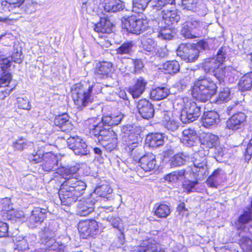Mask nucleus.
Wrapping results in <instances>:
<instances>
[{
  "label": "nucleus",
  "instance_id": "obj_46",
  "mask_svg": "<svg viewBox=\"0 0 252 252\" xmlns=\"http://www.w3.org/2000/svg\"><path fill=\"white\" fill-rule=\"evenodd\" d=\"M15 245V251L26 252L29 249L27 240L24 237L17 238Z\"/></svg>",
  "mask_w": 252,
  "mask_h": 252
},
{
  "label": "nucleus",
  "instance_id": "obj_48",
  "mask_svg": "<svg viewBox=\"0 0 252 252\" xmlns=\"http://www.w3.org/2000/svg\"><path fill=\"white\" fill-rule=\"evenodd\" d=\"M173 113L171 112H166L164 114L163 123L165 127L170 132L173 131Z\"/></svg>",
  "mask_w": 252,
  "mask_h": 252
},
{
  "label": "nucleus",
  "instance_id": "obj_1",
  "mask_svg": "<svg viewBox=\"0 0 252 252\" xmlns=\"http://www.w3.org/2000/svg\"><path fill=\"white\" fill-rule=\"evenodd\" d=\"M80 168L79 165H69L59 167L57 173L66 180L61 186L59 196L62 204L69 206L76 202L83 194L86 184L75 177Z\"/></svg>",
  "mask_w": 252,
  "mask_h": 252
},
{
  "label": "nucleus",
  "instance_id": "obj_51",
  "mask_svg": "<svg viewBox=\"0 0 252 252\" xmlns=\"http://www.w3.org/2000/svg\"><path fill=\"white\" fill-rule=\"evenodd\" d=\"M108 221L114 228H117L119 231L123 229V223L122 220L119 217L108 216L106 218Z\"/></svg>",
  "mask_w": 252,
  "mask_h": 252
},
{
  "label": "nucleus",
  "instance_id": "obj_17",
  "mask_svg": "<svg viewBox=\"0 0 252 252\" xmlns=\"http://www.w3.org/2000/svg\"><path fill=\"white\" fill-rule=\"evenodd\" d=\"M42 169L47 172L56 171L59 168L58 160L56 157L51 153H47L42 155Z\"/></svg>",
  "mask_w": 252,
  "mask_h": 252
},
{
  "label": "nucleus",
  "instance_id": "obj_58",
  "mask_svg": "<svg viewBox=\"0 0 252 252\" xmlns=\"http://www.w3.org/2000/svg\"><path fill=\"white\" fill-rule=\"evenodd\" d=\"M131 63L134 65L133 72L138 73L144 67L143 63L140 59H131Z\"/></svg>",
  "mask_w": 252,
  "mask_h": 252
},
{
  "label": "nucleus",
  "instance_id": "obj_20",
  "mask_svg": "<svg viewBox=\"0 0 252 252\" xmlns=\"http://www.w3.org/2000/svg\"><path fill=\"white\" fill-rule=\"evenodd\" d=\"M188 174V173L184 170L174 171V176H176L178 181L181 182L184 190L187 192H189L192 191L194 187L198 184V182L185 180Z\"/></svg>",
  "mask_w": 252,
  "mask_h": 252
},
{
  "label": "nucleus",
  "instance_id": "obj_10",
  "mask_svg": "<svg viewBox=\"0 0 252 252\" xmlns=\"http://www.w3.org/2000/svg\"><path fill=\"white\" fill-rule=\"evenodd\" d=\"M177 55L188 62H193L198 57L199 52L191 44H181L177 51Z\"/></svg>",
  "mask_w": 252,
  "mask_h": 252
},
{
  "label": "nucleus",
  "instance_id": "obj_34",
  "mask_svg": "<svg viewBox=\"0 0 252 252\" xmlns=\"http://www.w3.org/2000/svg\"><path fill=\"white\" fill-rule=\"evenodd\" d=\"M218 143V137L210 133H206L202 140V144L209 148H214Z\"/></svg>",
  "mask_w": 252,
  "mask_h": 252
},
{
  "label": "nucleus",
  "instance_id": "obj_55",
  "mask_svg": "<svg viewBox=\"0 0 252 252\" xmlns=\"http://www.w3.org/2000/svg\"><path fill=\"white\" fill-rule=\"evenodd\" d=\"M230 99V92L229 89L224 88L221 90L219 95V100L220 101H227Z\"/></svg>",
  "mask_w": 252,
  "mask_h": 252
},
{
  "label": "nucleus",
  "instance_id": "obj_59",
  "mask_svg": "<svg viewBox=\"0 0 252 252\" xmlns=\"http://www.w3.org/2000/svg\"><path fill=\"white\" fill-rule=\"evenodd\" d=\"M18 107L23 109L29 110L31 109V105L28 99L23 98H18Z\"/></svg>",
  "mask_w": 252,
  "mask_h": 252
},
{
  "label": "nucleus",
  "instance_id": "obj_28",
  "mask_svg": "<svg viewBox=\"0 0 252 252\" xmlns=\"http://www.w3.org/2000/svg\"><path fill=\"white\" fill-rule=\"evenodd\" d=\"M219 121V115L215 111L205 112L202 117V125L206 128L216 125Z\"/></svg>",
  "mask_w": 252,
  "mask_h": 252
},
{
  "label": "nucleus",
  "instance_id": "obj_22",
  "mask_svg": "<svg viewBox=\"0 0 252 252\" xmlns=\"http://www.w3.org/2000/svg\"><path fill=\"white\" fill-rule=\"evenodd\" d=\"M139 163L140 166L145 171L153 170L156 166V156L151 153L146 154L140 158Z\"/></svg>",
  "mask_w": 252,
  "mask_h": 252
},
{
  "label": "nucleus",
  "instance_id": "obj_11",
  "mask_svg": "<svg viewBox=\"0 0 252 252\" xmlns=\"http://www.w3.org/2000/svg\"><path fill=\"white\" fill-rule=\"evenodd\" d=\"M163 19L164 20V23L166 26L161 30L159 32L158 36L162 37L163 39L170 40L173 37V13H172V10H163Z\"/></svg>",
  "mask_w": 252,
  "mask_h": 252
},
{
  "label": "nucleus",
  "instance_id": "obj_18",
  "mask_svg": "<svg viewBox=\"0 0 252 252\" xmlns=\"http://www.w3.org/2000/svg\"><path fill=\"white\" fill-rule=\"evenodd\" d=\"M95 201L92 198L79 200L78 203L77 214L81 216H86L94 212Z\"/></svg>",
  "mask_w": 252,
  "mask_h": 252
},
{
  "label": "nucleus",
  "instance_id": "obj_45",
  "mask_svg": "<svg viewBox=\"0 0 252 252\" xmlns=\"http://www.w3.org/2000/svg\"><path fill=\"white\" fill-rule=\"evenodd\" d=\"M165 0H151L150 3L153 8L157 10L160 9L162 7L165 6L164 10H172V5L173 4V0H171L169 4H166Z\"/></svg>",
  "mask_w": 252,
  "mask_h": 252
},
{
  "label": "nucleus",
  "instance_id": "obj_63",
  "mask_svg": "<svg viewBox=\"0 0 252 252\" xmlns=\"http://www.w3.org/2000/svg\"><path fill=\"white\" fill-rule=\"evenodd\" d=\"M242 247L243 248L246 249L247 251H252V240L248 238H245Z\"/></svg>",
  "mask_w": 252,
  "mask_h": 252
},
{
  "label": "nucleus",
  "instance_id": "obj_37",
  "mask_svg": "<svg viewBox=\"0 0 252 252\" xmlns=\"http://www.w3.org/2000/svg\"><path fill=\"white\" fill-rule=\"evenodd\" d=\"M134 46L132 41L124 42L116 49L117 54L131 55L133 52Z\"/></svg>",
  "mask_w": 252,
  "mask_h": 252
},
{
  "label": "nucleus",
  "instance_id": "obj_31",
  "mask_svg": "<svg viewBox=\"0 0 252 252\" xmlns=\"http://www.w3.org/2000/svg\"><path fill=\"white\" fill-rule=\"evenodd\" d=\"M113 24L106 18H101L99 23L94 26V30L97 32L110 33L112 31Z\"/></svg>",
  "mask_w": 252,
  "mask_h": 252
},
{
  "label": "nucleus",
  "instance_id": "obj_43",
  "mask_svg": "<svg viewBox=\"0 0 252 252\" xmlns=\"http://www.w3.org/2000/svg\"><path fill=\"white\" fill-rule=\"evenodd\" d=\"M229 69V66L226 67L223 66V65H220V67L213 73V75L221 84L224 82V78L226 75L228 74Z\"/></svg>",
  "mask_w": 252,
  "mask_h": 252
},
{
  "label": "nucleus",
  "instance_id": "obj_41",
  "mask_svg": "<svg viewBox=\"0 0 252 252\" xmlns=\"http://www.w3.org/2000/svg\"><path fill=\"white\" fill-rule=\"evenodd\" d=\"M151 0H132V10L136 13H140L145 10Z\"/></svg>",
  "mask_w": 252,
  "mask_h": 252
},
{
  "label": "nucleus",
  "instance_id": "obj_27",
  "mask_svg": "<svg viewBox=\"0 0 252 252\" xmlns=\"http://www.w3.org/2000/svg\"><path fill=\"white\" fill-rule=\"evenodd\" d=\"M224 177V171L220 168H218L209 176L206 183L210 187L217 188L223 181Z\"/></svg>",
  "mask_w": 252,
  "mask_h": 252
},
{
  "label": "nucleus",
  "instance_id": "obj_54",
  "mask_svg": "<svg viewBox=\"0 0 252 252\" xmlns=\"http://www.w3.org/2000/svg\"><path fill=\"white\" fill-rule=\"evenodd\" d=\"M23 58L21 49L20 51H18L17 49H14L13 54L10 57L12 61L17 63H21L23 61Z\"/></svg>",
  "mask_w": 252,
  "mask_h": 252
},
{
  "label": "nucleus",
  "instance_id": "obj_3",
  "mask_svg": "<svg viewBox=\"0 0 252 252\" xmlns=\"http://www.w3.org/2000/svg\"><path fill=\"white\" fill-rule=\"evenodd\" d=\"M93 91L94 92V94L103 93L101 85L99 83L93 84L86 91L84 90L83 85L79 83L72 87L71 89L72 98L75 104L78 108L82 109L92 102Z\"/></svg>",
  "mask_w": 252,
  "mask_h": 252
},
{
  "label": "nucleus",
  "instance_id": "obj_49",
  "mask_svg": "<svg viewBox=\"0 0 252 252\" xmlns=\"http://www.w3.org/2000/svg\"><path fill=\"white\" fill-rule=\"evenodd\" d=\"M170 213L169 207L165 204H160L155 210V215L158 218H166Z\"/></svg>",
  "mask_w": 252,
  "mask_h": 252
},
{
  "label": "nucleus",
  "instance_id": "obj_64",
  "mask_svg": "<svg viewBox=\"0 0 252 252\" xmlns=\"http://www.w3.org/2000/svg\"><path fill=\"white\" fill-rule=\"evenodd\" d=\"M163 69L166 72L165 73L172 74L173 73V61L167 62L163 64Z\"/></svg>",
  "mask_w": 252,
  "mask_h": 252
},
{
  "label": "nucleus",
  "instance_id": "obj_53",
  "mask_svg": "<svg viewBox=\"0 0 252 252\" xmlns=\"http://www.w3.org/2000/svg\"><path fill=\"white\" fill-rule=\"evenodd\" d=\"M163 162L165 163H170L171 167L172 166L173 162V150L169 149L163 152Z\"/></svg>",
  "mask_w": 252,
  "mask_h": 252
},
{
  "label": "nucleus",
  "instance_id": "obj_42",
  "mask_svg": "<svg viewBox=\"0 0 252 252\" xmlns=\"http://www.w3.org/2000/svg\"><path fill=\"white\" fill-rule=\"evenodd\" d=\"M141 45L142 49L146 51L151 52L156 51L157 43L152 38H143L141 40Z\"/></svg>",
  "mask_w": 252,
  "mask_h": 252
},
{
  "label": "nucleus",
  "instance_id": "obj_60",
  "mask_svg": "<svg viewBox=\"0 0 252 252\" xmlns=\"http://www.w3.org/2000/svg\"><path fill=\"white\" fill-rule=\"evenodd\" d=\"M126 242L125 237L123 232V230L119 231V233L117 235V239L115 242V246L117 248H121Z\"/></svg>",
  "mask_w": 252,
  "mask_h": 252
},
{
  "label": "nucleus",
  "instance_id": "obj_21",
  "mask_svg": "<svg viewBox=\"0 0 252 252\" xmlns=\"http://www.w3.org/2000/svg\"><path fill=\"white\" fill-rule=\"evenodd\" d=\"M122 130L125 134L126 143L138 141L139 139H140V133L141 130L136 126H123Z\"/></svg>",
  "mask_w": 252,
  "mask_h": 252
},
{
  "label": "nucleus",
  "instance_id": "obj_57",
  "mask_svg": "<svg viewBox=\"0 0 252 252\" xmlns=\"http://www.w3.org/2000/svg\"><path fill=\"white\" fill-rule=\"evenodd\" d=\"M12 79L10 73H6L0 77V88L7 86Z\"/></svg>",
  "mask_w": 252,
  "mask_h": 252
},
{
  "label": "nucleus",
  "instance_id": "obj_15",
  "mask_svg": "<svg viewBox=\"0 0 252 252\" xmlns=\"http://www.w3.org/2000/svg\"><path fill=\"white\" fill-rule=\"evenodd\" d=\"M137 108L139 114L143 119L149 120L154 116V106L151 102L146 99L139 100L137 102Z\"/></svg>",
  "mask_w": 252,
  "mask_h": 252
},
{
  "label": "nucleus",
  "instance_id": "obj_30",
  "mask_svg": "<svg viewBox=\"0 0 252 252\" xmlns=\"http://www.w3.org/2000/svg\"><path fill=\"white\" fill-rule=\"evenodd\" d=\"M24 0H5L1 2V6L4 11L19 13V10Z\"/></svg>",
  "mask_w": 252,
  "mask_h": 252
},
{
  "label": "nucleus",
  "instance_id": "obj_62",
  "mask_svg": "<svg viewBox=\"0 0 252 252\" xmlns=\"http://www.w3.org/2000/svg\"><path fill=\"white\" fill-rule=\"evenodd\" d=\"M217 63L220 64V65H223V63L225 59V53L223 51V49H220L218 52L216 59Z\"/></svg>",
  "mask_w": 252,
  "mask_h": 252
},
{
  "label": "nucleus",
  "instance_id": "obj_6",
  "mask_svg": "<svg viewBox=\"0 0 252 252\" xmlns=\"http://www.w3.org/2000/svg\"><path fill=\"white\" fill-rule=\"evenodd\" d=\"M89 129L91 137H94L95 141L99 143L117 136L116 133L109 126L100 122L91 126Z\"/></svg>",
  "mask_w": 252,
  "mask_h": 252
},
{
  "label": "nucleus",
  "instance_id": "obj_12",
  "mask_svg": "<svg viewBox=\"0 0 252 252\" xmlns=\"http://www.w3.org/2000/svg\"><path fill=\"white\" fill-rule=\"evenodd\" d=\"M47 212L46 209L34 208L27 220L28 226L32 229L37 227L46 218Z\"/></svg>",
  "mask_w": 252,
  "mask_h": 252
},
{
  "label": "nucleus",
  "instance_id": "obj_13",
  "mask_svg": "<svg viewBox=\"0 0 252 252\" xmlns=\"http://www.w3.org/2000/svg\"><path fill=\"white\" fill-rule=\"evenodd\" d=\"M177 131V135L182 143L188 146L193 145L194 140L196 138V132L193 128L178 126Z\"/></svg>",
  "mask_w": 252,
  "mask_h": 252
},
{
  "label": "nucleus",
  "instance_id": "obj_56",
  "mask_svg": "<svg viewBox=\"0 0 252 252\" xmlns=\"http://www.w3.org/2000/svg\"><path fill=\"white\" fill-rule=\"evenodd\" d=\"M190 29L189 24L186 23V24L183 25L182 29L181 31V34L186 38H195L196 36L191 33Z\"/></svg>",
  "mask_w": 252,
  "mask_h": 252
},
{
  "label": "nucleus",
  "instance_id": "obj_26",
  "mask_svg": "<svg viewBox=\"0 0 252 252\" xmlns=\"http://www.w3.org/2000/svg\"><path fill=\"white\" fill-rule=\"evenodd\" d=\"M103 8L105 12L116 13L123 10L125 5L121 0H104Z\"/></svg>",
  "mask_w": 252,
  "mask_h": 252
},
{
  "label": "nucleus",
  "instance_id": "obj_23",
  "mask_svg": "<svg viewBox=\"0 0 252 252\" xmlns=\"http://www.w3.org/2000/svg\"><path fill=\"white\" fill-rule=\"evenodd\" d=\"M54 123L62 131H68L73 127V125L70 121V117L66 113L56 116Z\"/></svg>",
  "mask_w": 252,
  "mask_h": 252
},
{
  "label": "nucleus",
  "instance_id": "obj_52",
  "mask_svg": "<svg viewBox=\"0 0 252 252\" xmlns=\"http://www.w3.org/2000/svg\"><path fill=\"white\" fill-rule=\"evenodd\" d=\"M11 61L10 57H6L5 56L0 60V73L6 71L11 66Z\"/></svg>",
  "mask_w": 252,
  "mask_h": 252
},
{
  "label": "nucleus",
  "instance_id": "obj_14",
  "mask_svg": "<svg viewBox=\"0 0 252 252\" xmlns=\"http://www.w3.org/2000/svg\"><path fill=\"white\" fill-rule=\"evenodd\" d=\"M113 64L106 61L96 63L94 67V75L96 79H105L110 75Z\"/></svg>",
  "mask_w": 252,
  "mask_h": 252
},
{
  "label": "nucleus",
  "instance_id": "obj_8",
  "mask_svg": "<svg viewBox=\"0 0 252 252\" xmlns=\"http://www.w3.org/2000/svg\"><path fill=\"white\" fill-rule=\"evenodd\" d=\"M68 147L77 156H83L88 155L90 150L86 142L79 136L70 137L67 140Z\"/></svg>",
  "mask_w": 252,
  "mask_h": 252
},
{
  "label": "nucleus",
  "instance_id": "obj_39",
  "mask_svg": "<svg viewBox=\"0 0 252 252\" xmlns=\"http://www.w3.org/2000/svg\"><path fill=\"white\" fill-rule=\"evenodd\" d=\"M250 220H252V212H246L241 215L235 222L236 227L238 229H243L245 227V224L247 223Z\"/></svg>",
  "mask_w": 252,
  "mask_h": 252
},
{
  "label": "nucleus",
  "instance_id": "obj_24",
  "mask_svg": "<svg viewBox=\"0 0 252 252\" xmlns=\"http://www.w3.org/2000/svg\"><path fill=\"white\" fill-rule=\"evenodd\" d=\"M125 115L121 112H113L108 115H103L100 122L109 126H117L120 124Z\"/></svg>",
  "mask_w": 252,
  "mask_h": 252
},
{
  "label": "nucleus",
  "instance_id": "obj_35",
  "mask_svg": "<svg viewBox=\"0 0 252 252\" xmlns=\"http://www.w3.org/2000/svg\"><path fill=\"white\" fill-rule=\"evenodd\" d=\"M252 86V72L247 73L243 76L239 83V87L242 91L249 90Z\"/></svg>",
  "mask_w": 252,
  "mask_h": 252
},
{
  "label": "nucleus",
  "instance_id": "obj_47",
  "mask_svg": "<svg viewBox=\"0 0 252 252\" xmlns=\"http://www.w3.org/2000/svg\"><path fill=\"white\" fill-rule=\"evenodd\" d=\"M30 143L26 139L21 137L13 143V147L15 151H22L24 149L28 148L30 146Z\"/></svg>",
  "mask_w": 252,
  "mask_h": 252
},
{
  "label": "nucleus",
  "instance_id": "obj_40",
  "mask_svg": "<svg viewBox=\"0 0 252 252\" xmlns=\"http://www.w3.org/2000/svg\"><path fill=\"white\" fill-rule=\"evenodd\" d=\"M198 1V0H174V4L178 2L183 9L195 11L197 9Z\"/></svg>",
  "mask_w": 252,
  "mask_h": 252
},
{
  "label": "nucleus",
  "instance_id": "obj_4",
  "mask_svg": "<svg viewBox=\"0 0 252 252\" xmlns=\"http://www.w3.org/2000/svg\"><path fill=\"white\" fill-rule=\"evenodd\" d=\"M217 89L216 83L211 79L200 77L194 82L192 94L197 100L206 102L216 94Z\"/></svg>",
  "mask_w": 252,
  "mask_h": 252
},
{
  "label": "nucleus",
  "instance_id": "obj_29",
  "mask_svg": "<svg viewBox=\"0 0 252 252\" xmlns=\"http://www.w3.org/2000/svg\"><path fill=\"white\" fill-rule=\"evenodd\" d=\"M95 194L98 196L111 200L113 199V189L107 184L97 186L94 191Z\"/></svg>",
  "mask_w": 252,
  "mask_h": 252
},
{
  "label": "nucleus",
  "instance_id": "obj_50",
  "mask_svg": "<svg viewBox=\"0 0 252 252\" xmlns=\"http://www.w3.org/2000/svg\"><path fill=\"white\" fill-rule=\"evenodd\" d=\"M118 143L117 135L115 137L109 139L108 141H103L100 144L105 148V149L111 152L112 150L115 149L117 147Z\"/></svg>",
  "mask_w": 252,
  "mask_h": 252
},
{
  "label": "nucleus",
  "instance_id": "obj_36",
  "mask_svg": "<svg viewBox=\"0 0 252 252\" xmlns=\"http://www.w3.org/2000/svg\"><path fill=\"white\" fill-rule=\"evenodd\" d=\"M38 3L33 0H24L19 10V12L31 14L35 11Z\"/></svg>",
  "mask_w": 252,
  "mask_h": 252
},
{
  "label": "nucleus",
  "instance_id": "obj_16",
  "mask_svg": "<svg viewBox=\"0 0 252 252\" xmlns=\"http://www.w3.org/2000/svg\"><path fill=\"white\" fill-rule=\"evenodd\" d=\"M133 251L138 252H165L161 250L159 244L156 243L155 241L149 239L144 240L140 244L133 248Z\"/></svg>",
  "mask_w": 252,
  "mask_h": 252
},
{
  "label": "nucleus",
  "instance_id": "obj_9",
  "mask_svg": "<svg viewBox=\"0 0 252 252\" xmlns=\"http://www.w3.org/2000/svg\"><path fill=\"white\" fill-rule=\"evenodd\" d=\"M98 228V222L94 220H82L78 224V229L83 238L97 234L99 232Z\"/></svg>",
  "mask_w": 252,
  "mask_h": 252
},
{
  "label": "nucleus",
  "instance_id": "obj_32",
  "mask_svg": "<svg viewBox=\"0 0 252 252\" xmlns=\"http://www.w3.org/2000/svg\"><path fill=\"white\" fill-rule=\"evenodd\" d=\"M146 143L149 147L157 148L163 144L164 137L160 133H151L147 136Z\"/></svg>",
  "mask_w": 252,
  "mask_h": 252
},
{
  "label": "nucleus",
  "instance_id": "obj_25",
  "mask_svg": "<svg viewBox=\"0 0 252 252\" xmlns=\"http://www.w3.org/2000/svg\"><path fill=\"white\" fill-rule=\"evenodd\" d=\"M147 84V81L142 77L136 80L135 84L129 89V92L133 98H137L141 96L144 92Z\"/></svg>",
  "mask_w": 252,
  "mask_h": 252
},
{
  "label": "nucleus",
  "instance_id": "obj_38",
  "mask_svg": "<svg viewBox=\"0 0 252 252\" xmlns=\"http://www.w3.org/2000/svg\"><path fill=\"white\" fill-rule=\"evenodd\" d=\"M204 159L201 162H198L195 160L193 163L194 168L192 169V171L194 173H198V175L204 176L208 174V167L206 164V162L204 161Z\"/></svg>",
  "mask_w": 252,
  "mask_h": 252
},
{
  "label": "nucleus",
  "instance_id": "obj_19",
  "mask_svg": "<svg viewBox=\"0 0 252 252\" xmlns=\"http://www.w3.org/2000/svg\"><path fill=\"white\" fill-rule=\"evenodd\" d=\"M246 116L243 113H238L233 115L226 122L228 128L236 130L241 128L246 122Z\"/></svg>",
  "mask_w": 252,
  "mask_h": 252
},
{
  "label": "nucleus",
  "instance_id": "obj_44",
  "mask_svg": "<svg viewBox=\"0 0 252 252\" xmlns=\"http://www.w3.org/2000/svg\"><path fill=\"white\" fill-rule=\"evenodd\" d=\"M219 67H220V64L217 63L215 58H213L204 62L203 68L206 72L214 73Z\"/></svg>",
  "mask_w": 252,
  "mask_h": 252
},
{
  "label": "nucleus",
  "instance_id": "obj_2",
  "mask_svg": "<svg viewBox=\"0 0 252 252\" xmlns=\"http://www.w3.org/2000/svg\"><path fill=\"white\" fill-rule=\"evenodd\" d=\"M57 222L54 220L50 221L39 232V240L46 248H41L37 252H64L65 246L59 244L54 239L57 231Z\"/></svg>",
  "mask_w": 252,
  "mask_h": 252
},
{
  "label": "nucleus",
  "instance_id": "obj_7",
  "mask_svg": "<svg viewBox=\"0 0 252 252\" xmlns=\"http://www.w3.org/2000/svg\"><path fill=\"white\" fill-rule=\"evenodd\" d=\"M200 107L194 102L188 101L181 111L180 119L184 123H191L201 114Z\"/></svg>",
  "mask_w": 252,
  "mask_h": 252
},
{
  "label": "nucleus",
  "instance_id": "obj_33",
  "mask_svg": "<svg viewBox=\"0 0 252 252\" xmlns=\"http://www.w3.org/2000/svg\"><path fill=\"white\" fill-rule=\"evenodd\" d=\"M169 94V90L165 87H157L151 91V98L154 100H159L166 97Z\"/></svg>",
  "mask_w": 252,
  "mask_h": 252
},
{
  "label": "nucleus",
  "instance_id": "obj_5",
  "mask_svg": "<svg viewBox=\"0 0 252 252\" xmlns=\"http://www.w3.org/2000/svg\"><path fill=\"white\" fill-rule=\"evenodd\" d=\"M149 24L147 19L132 15L122 21V28L133 34H139L145 31Z\"/></svg>",
  "mask_w": 252,
  "mask_h": 252
},
{
  "label": "nucleus",
  "instance_id": "obj_61",
  "mask_svg": "<svg viewBox=\"0 0 252 252\" xmlns=\"http://www.w3.org/2000/svg\"><path fill=\"white\" fill-rule=\"evenodd\" d=\"M8 224L3 221H0V237H6L8 235Z\"/></svg>",
  "mask_w": 252,
  "mask_h": 252
}]
</instances>
